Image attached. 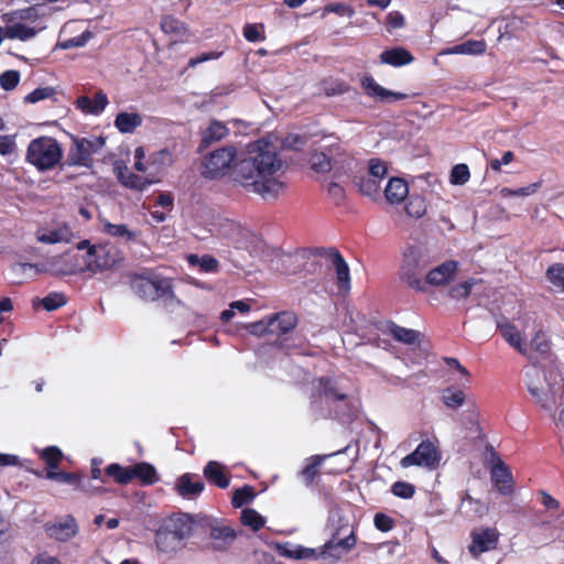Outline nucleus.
I'll use <instances>...</instances> for the list:
<instances>
[{"mask_svg": "<svg viewBox=\"0 0 564 564\" xmlns=\"http://www.w3.org/2000/svg\"><path fill=\"white\" fill-rule=\"evenodd\" d=\"M105 232L112 237L123 238L127 241L135 240V232L131 231L124 224H111L105 225Z\"/></svg>", "mask_w": 564, "mask_h": 564, "instance_id": "nucleus-48", "label": "nucleus"}, {"mask_svg": "<svg viewBox=\"0 0 564 564\" xmlns=\"http://www.w3.org/2000/svg\"><path fill=\"white\" fill-rule=\"evenodd\" d=\"M327 193L329 195V197L333 199V202L335 203V205H340L344 200H345V189L343 186H340L339 184L337 183H329L327 185Z\"/></svg>", "mask_w": 564, "mask_h": 564, "instance_id": "nucleus-63", "label": "nucleus"}, {"mask_svg": "<svg viewBox=\"0 0 564 564\" xmlns=\"http://www.w3.org/2000/svg\"><path fill=\"white\" fill-rule=\"evenodd\" d=\"M357 185L361 194L370 197L377 195L380 189L379 181L369 176L360 177Z\"/></svg>", "mask_w": 564, "mask_h": 564, "instance_id": "nucleus-56", "label": "nucleus"}, {"mask_svg": "<svg viewBox=\"0 0 564 564\" xmlns=\"http://www.w3.org/2000/svg\"><path fill=\"white\" fill-rule=\"evenodd\" d=\"M499 532L496 528H481L470 532L471 543L468 545V552L474 558L480 554L496 550L499 543Z\"/></svg>", "mask_w": 564, "mask_h": 564, "instance_id": "nucleus-13", "label": "nucleus"}, {"mask_svg": "<svg viewBox=\"0 0 564 564\" xmlns=\"http://www.w3.org/2000/svg\"><path fill=\"white\" fill-rule=\"evenodd\" d=\"M132 480L138 479L141 486H152L160 481L156 468L147 462L137 463L131 466Z\"/></svg>", "mask_w": 564, "mask_h": 564, "instance_id": "nucleus-29", "label": "nucleus"}, {"mask_svg": "<svg viewBox=\"0 0 564 564\" xmlns=\"http://www.w3.org/2000/svg\"><path fill=\"white\" fill-rule=\"evenodd\" d=\"M242 34L248 42L256 43L265 40L264 25L262 23H247Z\"/></svg>", "mask_w": 564, "mask_h": 564, "instance_id": "nucleus-49", "label": "nucleus"}, {"mask_svg": "<svg viewBox=\"0 0 564 564\" xmlns=\"http://www.w3.org/2000/svg\"><path fill=\"white\" fill-rule=\"evenodd\" d=\"M236 159L237 150L234 145L218 148L203 158L200 174L209 180L223 177L231 169Z\"/></svg>", "mask_w": 564, "mask_h": 564, "instance_id": "nucleus-8", "label": "nucleus"}, {"mask_svg": "<svg viewBox=\"0 0 564 564\" xmlns=\"http://www.w3.org/2000/svg\"><path fill=\"white\" fill-rule=\"evenodd\" d=\"M389 332L395 340L406 345L414 344L419 338L416 330L399 326L394 323L389 325Z\"/></svg>", "mask_w": 564, "mask_h": 564, "instance_id": "nucleus-41", "label": "nucleus"}, {"mask_svg": "<svg viewBox=\"0 0 564 564\" xmlns=\"http://www.w3.org/2000/svg\"><path fill=\"white\" fill-rule=\"evenodd\" d=\"M486 51L485 41L468 40L448 48L449 54L479 55Z\"/></svg>", "mask_w": 564, "mask_h": 564, "instance_id": "nucleus-38", "label": "nucleus"}, {"mask_svg": "<svg viewBox=\"0 0 564 564\" xmlns=\"http://www.w3.org/2000/svg\"><path fill=\"white\" fill-rule=\"evenodd\" d=\"M4 35L10 40H20L28 41L36 35L35 29L28 26L23 23H14L11 25H6Z\"/></svg>", "mask_w": 564, "mask_h": 564, "instance_id": "nucleus-35", "label": "nucleus"}, {"mask_svg": "<svg viewBox=\"0 0 564 564\" xmlns=\"http://www.w3.org/2000/svg\"><path fill=\"white\" fill-rule=\"evenodd\" d=\"M475 285V279H468L466 281L452 284L447 290V296L455 301L466 300L470 295Z\"/></svg>", "mask_w": 564, "mask_h": 564, "instance_id": "nucleus-39", "label": "nucleus"}, {"mask_svg": "<svg viewBox=\"0 0 564 564\" xmlns=\"http://www.w3.org/2000/svg\"><path fill=\"white\" fill-rule=\"evenodd\" d=\"M430 267L427 250L422 246L408 245L402 251L399 279L409 289L425 293V275Z\"/></svg>", "mask_w": 564, "mask_h": 564, "instance_id": "nucleus-3", "label": "nucleus"}, {"mask_svg": "<svg viewBox=\"0 0 564 564\" xmlns=\"http://www.w3.org/2000/svg\"><path fill=\"white\" fill-rule=\"evenodd\" d=\"M256 497L254 489L250 485H245L234 491L231 505L234 508H241L250 503Z\"/></svg>", "mask_w": 564, "mask_h": 564, "instance_id": "nucleus-44", "label": "nucleus"}, {"mask_svg": "<svg viewBox=\"0 0 564 564\" xmlns=\"http://www.w3.org/2000/svg\"><path fill=\"white\" fill-rule=\"evenodd\" d=\"M282 167L274 147L264 140L250 144L248 156L235 166L234 181L264 199L276 198L285 184L273 175Z\"/></svg>", "mask_w": 564, "mask_h": 564, "instance_id": "nucleus-1", "label": "nucleus"}, {"mask_svg": "<svg viewBox=\"0 0 564 564\" xmlns=\"http://www.w3.org/2000/svg\"><path fill=\"white\" fill-rule=\"evenodd\" d=\"M123 261L119 248L109 243L89 247L86 252V269L90 274L115 271Z\"/></svg>", "mask_w": 564, "mask_h": 564, "instance_id": "nucleus-6", "label": "nucleus"}, {"mask_svg": "<svg viewBox=\"0 0 564 564\" xmlns=\"http://www.w3.org/2000/svg\"><path fill=\"white\" fill-rule=\"evenodd\" d=\"M307 142V138L305 135L300 134H288L283 141V145L291 150H301Z\"/></svg>", "mask_w": 564, "mask_h": 564, "instance_id": "nucleus-61", "label": "nucleus"}, {"mask_svg": "<svg viewBox=\"0 0 564 564\" xmlns=\"http://www.w3.org/2000/svg\"><path fill=\"white\" fill-rule=\"evenodd\" d=\"M442 458L441 452L431 440L422 441L416 448L400 460L402 468L412 466L435 468Z\"/></svg>", "mask_w": 564, "mask_h": 564, "instance_id": "nucleus-9", "label": "nucleus"}, {"mask_svg": "<svg viewBox=\"0 0 564 564\" xmlns=\"http://www.w3.org/2000/svg\"><path fill=\"white\" fill-rule=\"evenodd\" d=\"M63 457L64 455L57 446H48L40 454V458L44 462L47 470L54 471L59 467Z\"/></svg>", "mask_w": 564, "mask_h": 564, "instance_id": "nucleus-40", "label": "nucleus"}, {"mask_svg": "<svg viewBox=\"0 0 564 564\" xmlns=\"http://www.w3.org/2000/svg\"><path fill=\"white\" fill-rule=\"evenodd\" d=\"M63 150L59 142L47 135H41L31 140L28 145L25 160L37 171L53 170L62 160Z\"/></svg>", "mask_w": 564, "mask_h": 564, "instance_id": "nucleus-5", "label": "nucleus"}, {"mask_svg": "<svg viewBox=\"0 0 564 564\" xmlns=\"http://www.w3.org/2000/svg\"><path fill=\"white\" fill-rule=\"evenodd\" d=\"M149 178L155 180V183L160 182V176L164 171L170 167L174 158L170 150L161 149L150 154L149 159Z\"/></svg>", "mask_w": 564, "mask_h": 564, "instance_id": "nucleus-20", "label": "nucleus"}, {"mask_svg": "<svg viewBox=\"0 0 564 564\" xmlns=\"http://www.w3.org/2000/svg\"><path fill=\"white\" fill-rule=\"evenodd\" d=\"M470 172L467 164L454 165L451 171L449 181L453 185H464L469 181Z\"/></svg>", "mask_w": 564, "mask_h": 564, "instance_id": "nucleus-51", "label": "nucleus"}, {"mask_svg": "<svg viewBox=\"0 0 564 564\" xmlns=\"http://www.w3.org/2000/svg\"><path fill=\"white\" fill-rule=\"evenodd\" d=\"M409 195L408 183L400 177H392L389 180L386 188L384 196L391 204H400Z\"/></svg>", "mask_w": 564, "mask_h": 564, "instance_id": "nucleus-30", "label": "nucleus"}, {"mask_svg": "<svg viewBox=\"0 0 564 564\" xmlns=\"http://www.w3.org/2000/svg\"><path fill=\"white\" fill-rule=\"evenodd\" d=\"M317 394L324 398L326 403L344 402L348 399V394L340 390L337 381L327 376L316 379Z\"/></svg>", "mask_w": 564, "mask_h": 564, "instance_id": "nucleus-19", "label": "nucleus"}, {"mask_svg": "<svg viewBox=\"0 0 564 564\" xmlns=\"http://www.w3.org/2000/svg\"><path fill=\"white\" fill-rule=\"evenodd\" d=\"M311 166L317 173H325L330 171L332 162L325 153H314L311 158Z\"/></svg>", "mask_w": 564, "mask_h": 564, "instance_id": "nucleus-57", "label": "nucleus"}, {"mask_svg": "<svg viewBox=\"0 0 564 564\" xmlns=\"http://www.w3.org/2000/svg\"><path fill=\"white\" fill-rule=\"evenodd\" d=\"M209 536L213 541L215 551H227L237 538L235 529L225 524H216L210 527Z\"/></svg>", "mask_w": 564, "mask_h": 564, "instance_id": "nucleus-22", "label": "nucleus"}, {"mask_svg": "<svg viewBox=\"0 0 564 564\" xmlns=\"http://www.w3.org/2000/svg\"><path fill=\"white\" fill-rule=\"evenodd\" d=\"M373 523L377 530L381 532H389L394 527V520L386 513H376Z\"/></svg>", "mask_w": 564, "mask_h": 564, "instance_id": "nucleus-59", "label": "nucleus"}, {"mask_svg": "<svg viewBox=\"0 0 564 564\" xmlns=\"http://www.w3.org/2000/svg\"><path fill=\"white\" fill-rule=\"evenodd\" d=\"M142 123V118L137 112H119L115 119V127L122 133H132Z\"/></svg>", "mask_w": 564, "mask_h": 564, "instance_id": "nucleus-32", "label": "nucleus"}, {"mask_svg": "<svg viewBox=\"0 0 564 564\" xmlns=\"http://www.w3.org/2000/svg\"><path fill=\"white\" fill-rule=\"evenodd\" d=\"M357 542L356 535L351 530L350 533L344 538L339 536V531H337L332 539L325 544L327 550H333L336 547H340L345 552H349L355 547Z\"/></svg>", "mask_w": 564, "mask_h": 564, "instance_id": "nucleus-42", "label": "nucleus"}, {"mask_svg": "<svg viewBox=\"0 0 564 564\" xmlns=\"http://www.w3.org/2000/svg\"><path fill=\"white\" fill-rule=\"evenodd\" d=\"M160 28L165 34L185 36L188 32L187 25L172 15H164L161 19Z\"/></svg>", "mask_w": 564, "mask_h": 564, "instance_id": "nucleus-37", "label": "nucleus"}, {"mask_svg": "<svg viewBox=\"0 0 564 564\" xmlns=\"http://www.w3.org/2000/svg\"><path fill=\"white\" fill-rule=\"evenodd\" d=\"M204 477L218 488L225 489L230 484V474L225 469L224 465L216 460H209L204 469Z\"/></svg>", "mask_w": 564, "mask_h": 564, "instance_id": "nucleus-25", "label": "nucleus"}, {"mask_svg": "<svg viewBox=\"0 0 564 564\" xmlns=\"http://www.w3.org/2000/svg\"><path fill=\"white\" fill-rule=\"evenodd\" d=\"M46 478L57 482L69 484L75 486L76 489L87 491L83 484L82 476L78 473H70L65 470H47Z\"/></svg>", "mask_w": 564, "mask_h": 564, "instance_id": "nucleus-33", "label": "nucleus"}, {"mask_svg": "<svg viewBox=\"0 0 564 564\" xmlns=\"http://www.w3.org/2000/svg\"><path fill=\"white\" fill-rule=\"evenodd\" d=\"M349 85L341 79H335L323 83V91L326 96H338L349 91Z\"/></svg>", "mask_w": 564, "mask_h": 564, "instance_id": "nucleus-53", "label": "nucleus"}, {"mask_svg": "<svg viewBox=\"0 0 564 564\" xmlns=\"http://www.w3.org/2000/svg\"><path fill=\"white\" fill-rule=\"evenodd\" d=\"M240 521L245 527L251 528L254 532L264 527V518L254 509L247 508L241 511Z\"/></svg>", "mask_w": 564, "mask_h": 564, "instance_id": "nucleus-43", "label": "nucleus"}, {"mask_svg": "<svg viewBox=\"0 0 564 564\" xmlns=\"http://www.w3.org/2000/svg\"><path fill=\"white\" fill-rule=\"evenodd\" d=\"M205 488V484L198 475L185 473L177 478L175 489L177 494L187 499L198 497Z\"/></svg>", "mask_w": 564, "mask_h": 564, "instance_id": "nucleus-21", "label": "nucleus"}, {"mask_svg": "<svg viewBox=\"0 0 564 564\" xmlns=\"http://www.w3.org/2000/svg\"><path fill=\"white\" fill-rule=\"evenodd\" d=\"M113 171L121 185L127 188L135 191H144L149 185L155 184V180L140 176L131 172L127 165L117 161L113 165Z\"/></svg>", "mask_w": 564, "mask_h": 564, "instance_id": "nucleus-16", "label": "nucleus"}, {"mask_svg": "<svg viewBox=\"0 0 564 564\" xmlns=\"http://www.w3.org/2000/svg\"><path fill=\"white\" fill-rule=\"evenodd\" d=\"M105 144L106 138L102 135L91 138L72 135V143L64 164L91 169L94 166L93 155L98 153Z\"/></svg>", "mask_w": 564, "mask_h": 564, "instance_id": "nucleus-7", "label": "nucleus"}, {"mask_svg": "<svg viewBox=\"0 0 564 564\" xmlns=\"http://www.w3.org/2000/svg\"><path fill=\"white\" fill-rule=\"evenodd\" d=\"M46 533L57 541H67L77 533V524L74 517L68 516L64 522L46 525Z\"/></svg>", "mask_w": 564, "mask_h": 564, "instance_id": "nucleus-27", "label": "nucleus"}, {"mask_svg": "<svg viewBox=\"0 0 564 564\" xmlns=\"http://www.w3.org/2000/svg\"><path fill=\"white\" fill-rule=\"evenodd\" d=\"M182 540L174 536L165 528L161 527L155 533V544L159 551L163 553H173L181 549Z\"/></svg>", "mask_w": 564, "mask_h": 564, "instance_id": "nucleus-31", "label": "nucleus"}, {"mask_svg": "<svg viewBox=\"0 0 564 564\" xmlns=\"http://www.w3.org/2000/svg\"><path fill=\"white\" fill-rule=\"evenodd\" d=\"M330 455H313L310 458V463L302 470V475L307 481V484L314 481L315 477L318 475V467Z\"/></svg>", "mask_w": 564, "mask_h": 564, "instance_id": "nucleus-47", "label": "nucleus"}, {"mask_svg": "<svg viewBox=\"0 0 564 564\" xmlns=\"http://www.w3.org/2000/svg\"><path fill=\"white\" fill-rule=\"evenodd\" d=\"M491 480L495 488L503 496L511 495L514 488L510 468L496 452L491 454Z\"/></svg>", "mask_w": 564, "mask_h": 564, "instance_id": "nucleus-14", "label": "nucleus"}, {"mask_svg": "<svg viewBox=\"0 0 564 564\" xmlns=\"http://www.w3.org/2000/svg\"><path fill=\"white\" fill-rule=\"evenodd\" d=\"M131 289L139 297L149 302L175 299L173 279L152 271L134 273L131 278Z\"/></svg>", "mask_w": 564, "mask_h": 564, "instance_id": "nucleus-4", "label": "nucleus"}, {"mask_svg": "<svg viewBox=\"0 0 564 564\" xmlns=\"http://www.w3.org/2000/svg\"><path fill=\"white\" fill-rule=\"evenodd\" d=\"M426 203L420 195H411L405 204V212L410 217L421 218L426 213Z\"/></svg>", "mask_w": 564, "mask_h": 564, "instance_id": "nucleus-45", "label": "nucleus"}, {"mask_svg": "<svg viewBox=\"0 0 564 564\" xmlns=\"http://www.w3.org/2000/svg\"><path fill=\"white\" fill-rule=\"evenodd\" d=\"M315 257H324L332 261L337 279V286L340 291H349L350 289V272L349 267L341 256V253L335 248H313L310 251Z\"/></svg>", "mask_w": 564, "mask_h": 564, "instance_id": "nucleus-11", "label": "nucleus"}, {"mask_svg": "<svg viewBox=\"0 0 564 564\" xmlns=\"http://www.w3.org/2000/svg\"><path fill=\"white\" fill-rule=\"evenodd\" d=\"M546 279L557 288H561L564 291V264L563 263H554L551 264L546 270Z\"/></svg>", "mask_w": 564, "mask_h": 564, "instance_id": "nucleus-50", "label": "nucleus"}, {"mask_svg": "<svg viewBox=\"0 0 564 564\" xmlns=\"http://www.w3.org/2000/svg\"><path fill=\"white\" fill-rule=\"evenodd\" d=\"M542 185V181L532 183L524 187H519L517 189H512L509 187H502L500 189V194L502 197H511V196H530L534 194Z\"/></svg>", "mask_w": 564, "mask_h": 564, "instance_id": "nucleus-52", "label": "nucleus"}, {"mask_svg": "<svg viewBox=\"0 0 564 564\" xmlns=\"http://www.w3.org/2000/svg\"><path fill=\"white\" fill-rule=\"evenodd\" d=\"M105 475L113 478L118 485H128L132 481L131 466L123 467L118 463L109 464L105 469Z\"/></svg>", "mask_w": 564, "mask_h": 564, "instance_id": "nucleus-34", "label": "nucleus"}, {"mask_svg": "<svg viewBox=\"0 0 564 564\" xmlns=\"http://www.w3.org/2000/svg\"><path fill=\"white\" fill-rule=\"evenodd\" d=\"M194 521L188 514H180L170 517L162 525L174 536L182 541L188 539L193 533Z\"/></svg>", "mask_w": 564, "mask_h": 564, "instance_id": "nucleus-23", "label": "nucleus"}, {"mask_svg": "<svg viewBox=\"0 0 564 564\" xmlns=\"http://www.w3.org/2000/svg\"><path fill=\"white\" fill-rule=\"evenodd\" d=\"M62 267L59 273L63 275H75L87 272L86 269V256L82 258L78 253L67 251L59 258Z\"/></svg>", "mask_w": 564, "mask_h": 564, "instance_id": "nucleus-28", "label": "nucleus"}, {"mask_svg": "<svg viewBox=\"0 0 564 564\" xmlns=\"http://www.w3.org/2000/svg\"><path fill=\"white\" fill-rule=\"evenodd\" d=\"M497 330L501 337L519 354H528L525 341L517 326L509 322L507 317L501 316L496 323Z\"/></svg>", "mask_w": 564, "mask_h": 564, "instance_id": "nucleus-18", "label": "nucleus"}, {"mask_svg": "<svg viewBox=\"0 0 564 564\" xmlns=\"http://www.w3.org/2000/svg\"><path fill=\"white\" fill-rule=\"evenodd\" d=\"M528 354H521L532 364H538L540 358H547L551 355V341L543 330H536L529 343H525Z\"/></svg>", "mask_w": 564, "mask_h": 564, "instance_id": "nucleus-17", "label": "nucleus"}, {"mask_svg": "<svg viewBox=\"0 0 564 564\" xmlns=\"http://www.w3.org/2000/svg\"><path fill=\"white\" fill-rule=\"evenodd\" d=\"M390 490L398 498L411 499L415 494V486L411 482L399 480L391 486Z\"/></svg>", "mask_w": 564, "mask_h": 564, "instance_id": "nucleus-54", "label": "nucleus"}, {"mask_svg": "<svg viewBox=\"0 0 564 564\" xmlns=\"http://www.w3.org/2000/svg\"><path fill=\"white\" fill-rule=\"evenodd\" d=\"M525 386L534 401L544 410L556 408L557 398L564 387L558 371H546L538 364H532L525 369Z\"/></svg>", "mask_w": 564, "mask_h": 564, "instance_id": "nucleus-2", "label": "nucleus"}, {"mask_svg": "<svg viewBox=\"0 0 564 564\" xmlns=\"http://www.w3.org/2000/svg\"><path fill=\"white\" fill-rule=\"evenodd\" d=\"M458 270L459 262L456 260H446L434 268H429L424 279L425 293L429 292V286L441 288L451 284L455 280Z\"/></svg>", "mask_w": 564, "mask_h": 564, "instance_id": "nucleus-12", "label": "nucleus"}, {"mask_svg": "<svg viewBox=\"0 0 564 564\" xmlns=\"http://www.w3.org/2000/svg\"><path fill=\"white\" fill-rule=\"evenodd\" d=\"M443 403L449 409H457L465 402V393L455 388H446L442 393Z\"/></svg>", "mask_w": 564, "mask_h": 564, "instance_id": "nucleus-46", "label": "nucleus"}, {"mask_svg": "<svg viewBox=\"0 0 564 564\" xmlns=\"http://www.w3.org/2000/svg\"><path fill=\"white\" fill-rule=\"evenodd\" d=\"M360 86L368 97L383 104H391L408 98V95L404 93L392 91L379 85L371 75L361 77Z\"/></svg>", "mask_w": 564, "mask_h": 564, "instance_id": "nucleus-15", "label": "nucleus"}, {"mask_svg": "<svg viewBox=\"0 0 564 564\" xmlns=\"http://www.w3.org/2000/svg\"><path fill=\"white\" fill-rule=\"evenodd\" d=\"M55 95V89L53 87H39L32 90L24 97V101L26 104H35L41 100L51 98Z\"/></svg>", "mask_w": 564, "mask_h": 564, "instance_id": "nucleus-58", "label": "nucleus"}, {"mask_svg": "<svg viewBox=\"0 0 564 564\" xmlns=\"http://www.w3.org/2000/svg\"><path fill=\"white\" fill-rule=\"evenodd\" d=\"M297 316L290 311H282L271 315L268 321L264 319L256 324L257 332L271 335H285L292 332L297 325Z\"/></svg>", "mask_w": 564, "mask_h": 564, "instance_id": "nucleus-10", "label": "nucleus"}, {"mask_svg": "<svg viewBox=\"0 0 564 564\" xmlns=\"http://www.w3.org/2000/svg\"><path fill=\"white\" fill-rule=\"evenodd\" d=\"M67 303V299L63 293L51 292L43 299H35L33 306L41 305L45 311L52 312L63 307Z\"/></svg>", "mask_w": 564, "mask_h": 564, "instance_id": "nucleus-36", "label": "nucleus"}, {"mask_svg": "<svg viewBox=\"0 0 564 564\" xmlns=\"http://www.w3.org/2000/svg\"><path fill=\"white\" fill-rule=\"evenodd\" d=\"M221 54H223L221 52H215V51L202 53L195 57H192L188 61L186 69L194 68L200 63H205V62H208L212 59H217L221 56Z\"/></svg>", "mask_w": 564, "mask_h": 564, "instance_id": "nucleus-62", "label": "nucleus"}, {"mask_svg": "<svg viewBox=\"0 0 564 564\" xmlns=\"http://www.w3.org/2000/svg\"><path fill=\"white\" fill-rule=\"evenodd\" d=\"M380 63L393 67H402L414 61V56L410 51L402 46L387 48L379 55Z\"/></svg>", "mask_w": 564, "mask_h": 564, "instance_id": "nucleus-26", "label": "nucleus"}, {"mask_svg": "<svg viewBox=\"0 0 564 564\" xmlns=\"http://www.w3.org/2000/svg\"><path fill=\"white\" fill-rule=\"evenodd\" d=\"M20 78L19 70H6L0 74V87L6 91L13 90L19 85Z\"/></svg>", "mask_w": 564, "mask_h": 564, "instance_id": "nucleus-55", "label": "nucleus"}, {"mask_svg": "<svg viewBox=\"0 0 564 564\" xmlns=\"http://www.w3.org/2000/svg\"><path fill=\"white\" fill-rule=\"evenodd\" d=\"M198 265L204 272H216L218 269V261L210 254H204L200 257Z\"/></svg>", "mask_w": 564, "mask_h": 564, "instance_id": "nucleus-64", "label": "nucleus"}, {"mask_svg": "<svg viewBox=\"0 0 564 564\" xmlns=\"http://www.w3.org/2000/svg\"><path fill=\"white\" fill-rule=\"evenodd\" d=\"M228 133L229 129L225 123L212 120L209 126L202 132V139L197 151L203 153L212 145V143L223 140L228 135Z\"/></svg>", "mask_w": 564, "mask_h": 564, "instance_id": "nucleus-24", "label": "nucleus"}, {"mask_svg": "<svg viewBox=\"0 0 564 564\" xmlns=\"http://www.w3.org/2000/svg\"><path fill=\"white\" fill-rule=\"evenodd\" d=\"M387 166L384 162L379 159H373L369 164V177L376 178L379 182L386 176Z\"/></svg>", "mask_w": 564, "mask_h": 564, "instance_id": "nucleus-60", "label": "nucleus"}]
</instances>
